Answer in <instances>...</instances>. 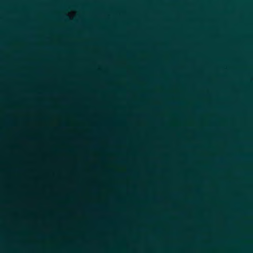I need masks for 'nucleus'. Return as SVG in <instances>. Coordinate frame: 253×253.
<instances>
[{"label":"nucleus","instance_id":"f257e3e1","mask_svg":"<svg viewBox=\"0 0 253 253\" xmlns=\"http://www.w3.org/2000/svg\"><path fill=\"white\" fill-rule=\"evenodd\" d=\"M71 8H75V6H74V5H72V6H71Z\"/></svg>","mask_w":253,"mask_h":253}]
</instances>
